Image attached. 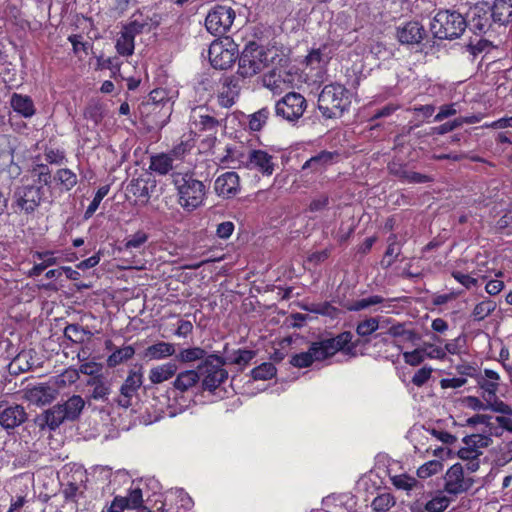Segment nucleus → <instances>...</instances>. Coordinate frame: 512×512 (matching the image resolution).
I'll list each match as a JSON object with an SVG mask.
<instances>
[{
  "instance_id": "obj_33",
  "label": "nucleus",
  "mask_w": 512,
  "mask_h": 512,
  "mask_svg": "<svg viewBox=\"0 0 512 512\" xmlns=\"http://www.w3.org/2000/svg\"><path fill=\"white\" fill-rule=\"evenodd\" d=\"M14 147L8 135L0 136V172L9 167L14 160Z\"/></svg>"
},
{
  "instance_id": "obj_59",
  "label": "nucleus",
  "mask_w": 512,
  "mask_h": 512,
  "mask_svg": "<svg viewBox=\"0 0 512 512\" xmlns=\"http://www.w3.org/2000/svg\"><path fill=\"white\" fill-rule=\"evenodd\" d=\"M448 344H445L444 348L435 346L433 344H425L423 346L425 357L442 359L446 355Z\"/></svg>"
},
{
  "instance_id": "obj_42",
  "label": "nucleus",
  "mask_w": 512,
  "mask_h": 512,
  "mask_svg": "<svg viewBox=\"0 0 512 512\" xmlns=\"http://www.w3.org/2000/svg\"><path fill=\"white\" fill-rule=\"evenodd\" d=\"M88 334L90 332L79 324H68L64 329V336L73 343H82Z\"/></svg>"
},
{
  "instance_id": "obj_43",
  "label": "nucleus",
  "mask_w": 512,
  "mask_h": 512,
  "mask_svg": "<svg viewBox=\"0 0 512 512\" xmlns=\"http://www.w3.org/2000/svg\"><path fill=\"white\" fill-rule=\"evenodd\" d=\"M276 368L272 363H262L258 367H255L252 371V377L255 380H269L276 375Z\"/></svg>"
},
{
  "instance_id": "obj_55",
  "label": "nucleus",
  "mask_w": 512,
  "mask_h": 512,
  "mask_svg": "<svg viewBox=\"0 0 512 512\" xmlns=\"http://www.w3.org/2000/svg\"><path fill=\"white\" fill-rule=\"evenodd\" d=\"M442 468H443V464L441 461L431 460V461L425 463L424 465H422L420 468H418L417 475L420 478H427L433 474H436L437 472L442 470Z\"/></svg>"
},
{
  "instance_id": "obj_15",
  "label": "nucleus",
  "mask_w": 512,
  "mask_h": 512,
  "mask_svg": "<svg viewBox=\"0 0 512 512\" xmlns=\"http://www.w3.org/2000/svg\"><path fill=\"white\" fill-rule=\"evenodd\" d=\"M143 384V372L140 367L137 370H130L127 378L120 388V397L118 404L122 407H129L132 398L137 394L138 389Z\"/></svg>"
},
{
  "instance_id": "obj_29",
  "label": "nucleus",
  "mask_w": 512,
  "mask_h": 512,
  "mask_svg": "<svg viewBox=\"0 0 512 512\" xmlns=\"http://www.w3.org/2000/svg\"><path fill=\"white\" fill-rule=\"evenodd\" d=\"M177 372V365L172 362L158 365L151 368L149 372V380L153 384L163 383L172 378Z\"/></svg>"
},
{
  "instance_id": "obj_57",
  "label": "nucleus",
  "mask_w": 512,
  "mask_h": 512,
  "mask_svg": "<svg viewBox=\"0 0 512 512\" xmlns=\"http://www.w3.org/2000/svg\"><path fill=\"white\" fill-rule=\"evenodd\" d=\"M448 507V498L445 495H437L425 505L427 512H441Z\"/></svg>"
},
{
  "instance_id": "obj_56",
  "label": "nucleus",
  "mask_w": 512,
  "mask_h": 512,
  "mask_svg": "<svg viewBox=\"0 0 512 512\" xmlns=\"http://www.w3.org/2000/svg\"><path fill=\"white\" fill-rule=\"evenodd\" d=\"M491 12L494 16V22L505 23L512 15V8L507 9L506 4L494 3Z\"/></svg>"
},
{
  "instance_id": "obj_39",
  "label": "nucleus",
  "mask_w": 512,
  "mask_h": 512,
  "mask_svg": "<svg viewBox=\"0 0 512 512\" xmlns=\"http://www.w3.org/2000/svg\"><path fill=\"white\" fill-rule=\"evenodd\" d=\"M396 500L390 493H382L374 498L371 507L375 512H387L395 506Z\"/></svg>"
},
{
  "instance_id": "obj_35",
  "label": "nucleus",
  "mask_w": 512,
  "mask_h": 512,
  "mask_svg": "<svg viewBox=\"0 0 512 512\" xmlns=\"http://www.w3.org/2000/svg\"><path fill=\"white\" fill-rule=\"evenodd\" d=\"M135 354V349L128 345L115 349L113 353L107 358L108 367H116L119 364L131 359Z\"/></svg>"
},
{
  "instance_id": "obj_62",
  "label": "nucleus",
  "mask_w": 512,
  "mask_h": 512,
  "mask_svg": "<svg viewBox=\"0 0 512 512\" xmlns=\"http://www.w3.org/2000/svg\"><path fill=\"white\" fill-rule=\"evenodd\" d=\"M389 172L399 178L401 181L406 182V179L408 177L409 169L406 165L392 162L388 165Z\"/></svg>"
},
{
  "instance_id": "obj_11",
  "label": "nucleus",
  "mask_w": 512,
  "mask_h": 512,
  "mask_svg": "<svg viewBox=\"0 0 512 512\" xmlns=\"http://www.w3.org/2000/svg\"><path fill=\"white\" fill-rule=\"evenodd\" d=\"M466 17L469 28L474 33H485L494 21L491 6L487 2L475 4L473 7H466Z\"/></svg>"
},
{
  "instance_id": "obj_63",
  "label": "nucleus",
  "mask_w": 512,
  "mask_h": 512,
  "mask_svg": "<svg viewBox=\"0 0 512 512\" xmlns=\"http://www.w3.org/2000/svg\"><path fill=\"white\" fill-rule=\"evenodd\" d=\"M281 79L280 76L277 77L276 72L273 71L269 75H265L263 78L264 86L269 88L274 93H278L281 89Z\"/></svg>"
},
{
  "instance_id": "obj_7",
  "label": "nucleus",
  "mask_w": 512,
  "mask_h": 512,
  "mask_svg": "<svg viewBox=\"0 0 512 512\" xmlns=\"http://www.w3.org/2000/svg\"><path fill=\"white\" fill-rule=\"evenodd\" d=\"M266 53L255 42L247 44L239 57L238 74L242 77H252L266 67Z\"/></svg>"
},
{
  "instance_id": "obj_31",
  "label": "nucleus",
  "mask_w": 512,
  "mask_h": 512,
  "mask_svg": "<svg viewBox=\"0 0 512 512\" xmlns=\"http://www.w3.org/2000/svg\"><path fill=\"white\" fill-rule=\"evenodd\" d=\"M173 160L169 153H159L150 157L149 168L159 175H167L173 169Z\"/></svg>"
},
{
  "instance_id": "obj_37",
  "label": "nucleus",
  "mask_w": 512,
  "mask_h": 512,
  "mask_svg": "<svg viewBox=\"0 0 512 512\" xmlns=\"http://www.w3.org/2000/svg\"><path fill=\"white\" fill-rule=\"evenodd\" d=\"M134 47V38L124 30H121L115 45L118 54L126 57L131 56L134 53Z\"/></svg>"
},
{
  "instance_id": "obj_53",
  "label": "nucleus",
  "mask_w": 512,
  "mask_h": 512,
  "mask_svg": "<svg viewBox=\"0 0 512 512\" xmlns=\"http://www.w3.org/2000/svg\"><path fill=\"white\" fill-rule=\"evenodd\" d=\"M269 110L267 108H262L259 111L255 112L251 115L249 120V127L253 131H259L263 125L266 123L269 117Z\"/></svg>"
},
{
  "instance_id": "obj_26",
  "label": "nucleus",
  "mask_w": 512,
  "mask_h": 512,
  "mask_svg": "<svg viewBox=\"0 0 512 512\" xmlns=\"http://www.w3.org/2000/svg\"><path fill=\"white\" fill-rule=\"evenodd\" d=\"M470 487L469 480H465L463 466L460 463H454L450 466V494L459 493Z\"/></svg>"
},
{
  "instance_id": "obj_60",
  "label": "nucleus",
  "mask_w": 512,
  "mask_h": 512,
  "mask_svg": "<svg viewBox=\"0 0 512 512\" xmlns=\"http://www.w3.org/2000/svg\"><path fill=\"white\" fill-rule=\"evenodd\" d=\"M166 102H168L166 91L163 89H154L150 92L149 100L145 105H153L157 107L159 104H165Z\"/></svg>"
},
{
  "instance_id": "obj_18",
  "label": "nucleus",
  "mask_w": 512,
  "mask_h": 512,
  "mask_svg": "<svg viewBox=\"0 0 512 512\" xmlns=\"http://www.w3.org/2000/svg\"><path fill=\"white\" fill-rule=\"evenodd\" d=\"M327 359L319 341L312 342L309 349L305 352L294 354L290 359V364L297 368H306L315 361H323Z\"/></svg>"
},
{
  "instance_id": "obj_45",
  "label": "nucleus",
  "mask_w": 512,
  "mask_h": 512,
  "mask_svg": "<svg viewBox=\"0 0 512 512\" xmlns=\"http://www.w3.org/2000/svg\"><path fill=\"white\" fill-rule=\"evenodd\" d=\"M496 308V303L490 299H486L478 303L474 310L473 316L476 320H483L489 316Z\"/></svg>"
},
{
  "instance_id": "obj_38",
  "label": "nucleus",
  "mask_w": 512,
  "mask_h": 512,
  "mask_svg": "<svg viewBox=\"0 0 512 512\" xmlns=\"http://www.w3.org/2000/svg\"><path fill=\"white\" fill-rule=\"evenodd\" d=\"M327 47L324 45L317 49H312L305 58V63L311 69H318L327 63L328 57L325 55Z\"/></svg>"
},
{
  "instance_id": "obj_24",
  "label": "nucleus",
  "mask_w": 512,
  "mask_h": 512,
  "mask_svg": "<svg viewBox=\"0 0 512 512\" xmlns=\"http://www.w3.org/2000/svg\"><path fill=\"white\" fill-rule=\"evenodd\" d=\"M197 370H185L177 374L173 381V388L181 393L189 391L199 383Z\"/></svg>"
},
{
  "instance_id": "obj_14",
  "label": "nucleus",
  "mask_w": 512,
  "mask_h": 512,
  "mask_svg": "<svg viewBox=\"0 0 512 512\" xmlns=\"http://www.w3.org/2000/svg\"><path fill=\"white\" fill-rule=\"evenodd\" d=\"M27 420V413L22 405H6L0 403V426L5 430H13Z\"/></svg>"
},
{
  "instance_id": "obj_17",
  "label": "nucleus",
  "mask_w": 512,
  "mask_h": 512,
  "mask_svg": "<svg viewBox=\"0 0 512 512\" xmlns=\"http://www.w3.org/2000/svg\"><path fill=\"white\" fill-rule=\"evenodd\" d=\"M353 334L350 331H345L338 334L336 337L327 338L319 341V345L327 358L334 356L338 351H346L350 353L356 348V344H351Z\"/></svg>"
},
{
  "instance_id": "obj_6",
  "label": "nucleus",
  "mask_w": 512,
  "mask_h": 512,
  "mask_svg": "<svg viewBox=\"0 0 512 512\" xmlns=\"http://www.w3.org/2000/svg\"><path fill=\"white\" fill-rule=\"evenodd\" d=\"M225 364V358L210 354L198 365L197 371L199 378L202 377L204 390L213 392L227 380L228 372L224 368Z\"/></svg>"
},
{
  "instance_id": "obj_12",
  "label": "nucleus",
  "mask_w": 512,
  "mask_h": 512,
  "mask_svg": "<svg viewBox=\"0 0 512 512\" xmlns=\"http://www.w3.org/2000/svg\"><path fill=\"white\" fill-rule=\"evenodd\" d=\"M59 390L53 381L39 383L23 391V398L32 405L45 406L52 403L58 396Z\"/></svg>"
},
{
  "instance_id": "obj_9",
  "label": "nucleus",
  "mask_w": 512,
  "mask_h": 512,
  "mask_svg": "<svg viewBox=\"0 0 512 512\" xmlns=\"http://www.w3.org/2000/svg\"><path fill=\"white\" fill-rule=\"evenodd\" d=\"M235 19V11L230 6L217 5L206 16V29L213 35L226 33Z\"/></svg>"
},
{
  "instance_id": "obj_54",
  "label": "nucleus",
  "mask_w": 512,
  "mask_h": 512,
  "mask_svg": "<svg viewBox=\"0 0 512 512\" xmlns=\"http://www.w3.org/2000/svg\"><path fill=\"white\" fill-rule=\"evenodd\" d=\"M379 327L377 318H369L360 323L356 327V332L361 337H366L375 332Z\"/></svg>"
},
{
  "instance_id": "obj_28",
  "label": "nucleus",
  "mask_w": 512,
  "mask_h": 512,
  "mask_svg": "<svg viewBox=\"0 0 512 512\" xmlns=\"http://www.w3.org/2000/svg\"><path fill=\"white\" fill-rule=\"evenodd\" d=\"M466 424L469 426L481 425L479 432L489 433L496 437L501 436V428L496 425L493 421V417L484 414H476L466 420Z\"/></svg>"
},
{
  "instance_id": "obj_8",
  "label": "nucleus",
  "mask_w": 512,
  "mask_h": 512,
  "mask_svg": "<svg viewBox=\"0 0 512 512\" xmlns=\"http://www.w3.org/2000/svg\"><path fill=\"white\" fill-rule=\"evenodd\" d=\"M306 108L307 101L300 93L289 92L276 102L275 112L277 116L289 122H294L302 117Z\"/></svg>"
},
{
  "instance_id": "obj_44",
  "label": "nucleus",
  "mask_w": 512,
  "mask_h": 512,
  "mask_svg": "<svg viewBox=\"0 0 512 512\" xmlns=\"http://www.w3.org/2000/svg\"><path fill=\"white\" fill-rule=\"evenodd\" d=\"M148 238L149 236L146 232L139 230L125 239L124 249H140L148 241Z\"/></svg>"
},
{
  "instance_id": "obj_27",
  "label": "nucleus",
  "mask_w": 512,
  "mask_h": 512,
  "mask_svg": "<svg viewBox=\"0 0 512 512\" xmlns=\"http://www.w3.org/2000/svg\"><path fill=\"white\" fill-rule=\"evenodd\" d=\"M448 10L439 11L430 23V31L435 39H448Z\"/></svg>"
},
{
  "instance_id": "obj_36",
  "label": "nucleus",
  "mask_w": 512,
  "mask_h": 512,
  "mask_svg": "<svg viewBox=\"0 0 512 512\" xmlns=\"http://www.w3.org/2000/svg\"><path fill=\"white\" fill-rule=\"evenodd\" d=\"M35 364L33 351H21L18 355L13 359L11 366L17 369L18 372H26L29 371Z\"/></svg>"
},
{
  "instance_id": "obj_4",
  "label": "nucleus",
  "mask_w": 512,
  "mask_h": 512,
  "mask_svg": "<svg viewBox=\"0 0 512 512\" xmlns=\"http://www.w3.org/2000/svg\"><path fill=\"white\" fill-rule=\"evenodd\" d=\"M348 90L341 84L326 85L319 97L318 108L325 118H337L350 106Z\"/></svg>"
},
{
  "instance_id": "obj_47",
  "label": "nucleus",
  "mask_w": 512,
  "mask_h": 512,
  "mask_svg": "<svg viewBox=\"0 0 512 512\" xmlns=\"http://www.w3.org/2000/svg\"><path fill=\"white\" fill-rule=\"evenodd\" d=\"M80 371L75 368L66 369L61 375H59L53 382L57 385L58 389L66 384H73L79 380Z\"/></svg>"
},
{
  "instance_id": "obj_1",
  "label": "nucleus",
  "mask_w": 512,
  "mask_h": 512,
  "mask_svg": "<svg viewBox=\"0 0 512 512\" xmlns=\"http://www.w3.org/2000/svg\"><path fill=\"white\" fill-rule=\"evenodd\" d=\"M458 376L450 378V388H459L467 382V378H474L482 390V398L490 402L496 398L500 385L499 374L492 369H485L483 374L478 373V368L468 362L455 365Z\"/></svg>"
},
{
  "instance_id": "obj_34",
  "label": "nucleus",
  "mask_w": 512,
  "mask_h": 512,
  "mask_svg": "<svg viewBox=\"0 0 512 512\" xmlns=\"http://www.w3.org/2000/svg\"><path fill=\"white\" fill-rule=\"evenodd\" d=\"M87 385L93 387L91 398L102 401H106L108 399V395L110 394V384L105 381L102 376H95L91 378L88 380Z\"/></svg>"
},
{
  "instance_id": "obj_19",
  "label": "nucleus",
  "mask_w": 512,
  "mask_h": 512,
  "mask_svg": "<svg viewBox=\"0 0 512 512\" xmlns=\"http://www.w3.org/2000/svg\"><path fill=\"white\" fill-rule=\"evenodd\" d=\"M239 80L235 77H225L222 79L221 88L218 92V102L224 108H230L235 104L239 96Z\"/></svg>"
},
{
  "instance_id": "obj_40",
  "label": "nucleus",
  "mask_w": 512,
  "mask_h": 512,
  "mask_svg": "<svg viewBox=\"0 0 512 512\" xmlns=\"http://www.w3.org/2000/svg\"><path fill=\"white\" fill-rule=\"evenodd\" d=\"M207 356L208 355L203 348L193 347L181 350L180 353L176 356V358L180 362L190 363L197 360L205 359Z\"/></svg>"
},
{
  "instance_id": "obj_20",
  "label": "nucleus",
  "mask_w": 512,
  "mask_h": 512,
  "mask_svg": "<svg viewBox=\"0 0 512 512\" xmlns=\"http://www.w3.org/2000/svg\"><path fill=\"white\" fill-rule=\"evenodd\" d=\"M423 37L424 28L416 21L408 22L397 29V38L402 44H418L423 40Z\"/></svg>"
},
{
  "instance_id": "obj_46",
  "label": "nucleus",
  "mask_w": 512,
  "mask_h": 512,
  "mask_svg": "<svg viewBox=\"0 0 512 512\" xmlns=\"http://www.w3.org/2000/svg\"><path fill=\"white\" fill-rule=\"evenodd\" d=\"M194 142L191 139L181 140L178 144H176L169 154L173 159L181 160L184 156L193 149Z\"/></svg>"
},
{
  "instance_id": "obj_32",
  "label": "nucleus",
  "mask_w": 512,
  "mask_h": 512,
  "mask_svg": "<svg viewBox=\"0 0 512 512\" xmlns=\"http://www.w3.org/2000/svg\"><path fill=\"white\" fill-rule=\"evenodd\" d=\"M33 258L41 260V263L35 264L29 272V276H39L47 267L55 265L58 259L54 256L52 251L39 252L33 254Z\"/></svg>"
},
{
  "instance_id": "obj_23",
  "label": "nucleus",
  "mask_w": 512,
  "mask_h": 512,
  "mask_svg": "<svg viewBox=\"0 0 512 512\" xmlns=\"http://www.w3.org/2000/svg\"><path fill=\"white\" fill-rule=\"evenodd\" d=\"M10 105L15 112L24 118H30L36 112L33 100L27 95L13 93L10 99Z\"/></svg>"
},
{
  "instance_id": "obj_51",
  "label": "nucleus",
  "mask_w": 512,
  "mask_h": 512,
  "mask_svg": "<svg viewBox=\"0 0 512 512\" xmlns=\"http://www.w3.org/2000/svg\"><path fill=\"white\" fill-rule=\"evenodd\" d=\"M391 481L396 488L407 491L412 490L418 484L416 478L406 474L395 475L391 478Z\"/></svg>"
},
{
  "instance_id": "obj_2",
  "label": "nucleus",
  "mask_w": 512,
  "mask_h": 512,
  "mask_svg": "<svg viewBox=\"0 0 512 512\" xmlns=\"http://www.w3.org/2000/svg\"><path fill=\"white\" fill-rule=\"evenodd\" d=\"M85 407V401L80 395H72L63 403H57L51 408L43 411L37 418L36 423L40 429L48 428L56 430L66 421L77 420Z\"/></svg>"
},
{
  "instance_id": "obj_41",
  "label": "nucleus",
  "mask_w": 512,
  "mask_h": 512,
  "mask_svg": "<svg viewBox=\"0 0 512 512\" xmlns=\"http://www.w3.org/2000/svg\"><path fill=\"white\" fill-rule=\"evenodd\" d=\"M255 357V352L252 350L238 349L226 358V362L238 365L240 367L247 366L250 361Z\"/></svg>"
},
{
  "instance_id": "obj_52",
  "label": "nucleus",
  "mask_w": 512,
  "mask_h": 512,
  "mask_svg": "<svg viewBox=\"0 0 512 512\" xmlns=\"http://www.w3.org/2000/svg\"><path fill=\"white\" fill-rule=\"evenodd\" d=\"M102 105L97 102L89 103L84 110V117L98 124L103 119Z\"/></svg>"
},
{
  "instance_id": "obj_25",
  "label": "nucleus",
  "mask_w": 512,
  "mask_h": 512,
  "mask_svg": "<svg viewBox=\"0 0 512 512\" xmlns=\"http://www.w3.org/2000/svg\"><path fill=\"white\" fill-rule=\"evenodd\" d=\"M338 156L339 154L337 152L321 151L317 155L308 159L302 166V169H312L315 172L321 171L328 165H331L334 159Z\"/></svg>"
},
{
  "instance_id": "obj_50",
  "label": "nucleus",
  "mask_w": 512,
  "mask_h": 512,
  "mask_svg": "<svg viewBox=\"0 0 512 512\" xmlns=\"http://www.w3.org/2000/svg\"><path fill=\"white\" fill-rule=\"evenodd\" d=\"M56 179L66 190H71L77 184V176L70 169H59L56 173Z\"/></svg>"
},
{
  "instance_id": "obj_3",
  "label": "nucleus",
  "mask_w": 512,
  "mask_h": 512,
  "mask_svg": "<svg viewBox=\"0 0 512 512\" xmlns=\"http://www.w3.org/2000/svg\"><path fill=\"white\" fill-rule=\"evenodd\" d=\"M172 183L177 190L178 202L185 210L192 211L203 203L205 185L195 179L192 173L175 172L172 174Z\"/></svg>"
},
{
  "instance_id": "obj_48",
  "label": "nucleus",
  "mask_w": 512,
  "mask_h": 512,
  "mask_svg": "<svg viewBox=\"0 0 512 512\" xmlns=\"http://www.w3.org/2000/svg\"><path fill=\"white\" fill-rule=\"evenodd\" d=\"M384 302V298L380 295H371L353 302L349 308L352 311H360L369 308L373 305H378Z\"/></svg>"
},
{
  "instance_id": "obj_64",
  "label": "nucleus",
  "mask_w": 512,
  "mask_h": 512,
  "mask_svg": "<svg viewBox=\"0 0 512 512\" xmlns=\"http://www.w3.org/2000/svg\"><path fill=\"white\" fill-rule=\"evenodd\" d=\"M79 485L75 482H68L62 489V494L66 501L76 502L77 496L80 493Z\"/></svg>"
},
{
  "instance_id": "obj_10",
  "label": "nucleus",
  "mask_w": 512,
  "mask_h": 512,
  "mask_svg": "<svg viewBox=\"0 0 512 512\" xmlns=\"http://www.w3.org/2000/svg\"><path fill=\"white\" fill-rule=\"evenodd\" d=\"M208 56L214 68L225 70L235 62L238 51L232 42L224 44L222 41H214L209 47Z\"/></svg>"
},
{
  "instance_id": "obj_21",
  "label": "nucleus",
  "mask_w": 512,
  "mask_h": 512,
  "mask_svg": "<svg viewBox=\"0 0 512 512\" xmlns=\"http://www.w3.org/2000/svg\"><path fill=\"white\" fill-rule=\"evenodd\" d=\"M249 167L262 174L272 175L274 172L273 157L263 150H252L249 153Z\"/></svg>"
},
{
  "instance_id": "obj_16",
  "label": "nucleus",
  "mask_w": 512,
  "mask_h": 512,
  "mask_svg": "<svg viewBox=\"0 0 512 512\" xmlns=\"http://www.w3.org/2000/svg\"><path fill=\"white\" fill-rule=\"evenodd\" d=\"M240 177L234 171H228L218 176L214 182V190L219 197L229 199L240 192Z\"/></svg>"
},
{
  "instance_id": "obj_49",
  "label": "nucleus",
  "mask_w": 512,
  "mask_h": 512,
  "mask_svg": "<svg viewBox=\"0 0 512 512\" xmlns=\"http://www.w3.org/2000/svg\"><path fill=\"white\" fill-rule=\"evenodd\" d=\"M109 190H110L109 185L101 186L97 190L93 200L91 201V203L89 204V206L87 207V209L85 211V218H90L95 213V211L98 209L103 198L108 194Z\"/></svg>"
},
{
  "instance_id": "obj_13",
  "label": "nucleus",
  "mask_w": 512,
  "mask_h": 512,
  "mask_svg": "<svg viewBox=\"0 0 512 512\" xmlns=\"http://www.w3.org/2000/svg\"><path fill=\"white\" fill-rule=\"evenodd\" d=\"M43 197L42 186L27 185L15 192L17 207L26 214H31L40 205Z\"/></svg>"
},
{
  "instance_id": "obj_5",
  "label": "nucleus",
  "mask_w": 512,
  "mask_h": 512,
  "mask_svg": "<svg viewBox=\"0 0 512 512\" xmlns=\"http://www.w3.org/2000/svg\"><path fill=\"white\" fill-rule=\"evenodd\" d=\"M493 436L494 435H490L489 433L477 432L465 435L462 438L463 446L457 451V456L462 460L468 461L466 463V469L468 471L475 472L478 470V459L483 454V450L492 444Z\"/></svg>"
},
{
  "instance_id": "obj_58",
  "label": "nucleus",
  "mask_w": 512,
  "mask_h": 512,
  "mask_svg": "<svg viewBox=\"0 0 512 512\" xmlns=\"http://www.w3.org/2000/svg\"><path fill=\"white\" fill-rule=\"evenodd\" d=\"M329 203V196L326 194H320L311 200L308 210L310 212H321L328 208Z\"/></svg>"
},
{
  "instance_id": "obj_22",
  "label": "nucleus",
  "mask_w": 512,
  "mask_h": 512,
  "mask_svg": "<svg viewBox=\"0 0 512 512\" xmlns=\"http://www.w3.org/2000/svg\"><path fill=\"white\" fill-rule=\"evenodd\" d=\"M466 5L461 4L457 9L450 10V40L460 37L469 26Z\"/></svg>"
},
{
  "instance_id": "obj_30",
  "label": "nucleus",
  "mask_w": 512,
  "mask_h": 512,
  "mask_svg": "<svg viewBox=\"0 0 512 512\" xmlns=\"http://www.w3.org/2000/svg\"><path fill=\"white\" fill-rule=\"evenodd\" d=\"M175 345L169 342H157L145 349V357L153 360H160L174 355Z\"/></svg>"
},
{
  "instance_id": "obj_61",
  "label": "nucleus",
  "mask_w": 512,
  "mask_h": 512,
  "mask_svg": "<svg viewBox=\"0 0 512 512\" xmlns=\"http://www.w3.org/2000/svg\"><path fill=\"white\" fill-rule=\"evenodd\" d=\"M404 361L412 366L419 365L425 358L423 347L403 354Z\"/></svg>"
}]
</instances>
